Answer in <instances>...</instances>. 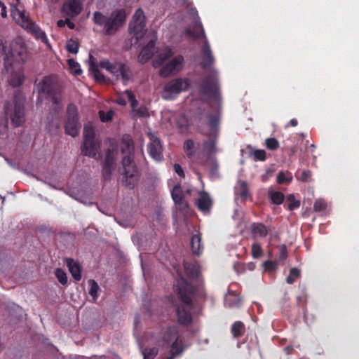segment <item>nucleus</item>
Returning a JSON list of instances; mask_svg holds the SVG:
<instances>
[{
  "label": "nucleus",
  "mask_w": 359,
  "mask_h": 359,
  "mask_svg": "<svg viewBox=\"0 0 359 359\" xmlns=\"http://www.w3.org/2000/svg\"><path fill=\"white\" fill-rule=\"evenodd\" d=\"M229 299L226 300V304H228L229 307L238 306L240 305V300L237 298H235L234 301L232 302H229Z\"/></svg>",
  "instance_id": "bf43d9fd"
},
{
  "label": "nucleus",
  "mask_w": 359,
  "mask_h": 359,
  "mask_svg": "<svg viewBox=\"0 0 359 359\" xmlns=\"http://www.w3.org/2000/svg\"><path fill=\"white\" fill-rule=\"evenodd\" d=\"M218 167H219L218 163L216 161H213L211 164L212 172H217L218 170Z\"/></svg>",
  "instance_id": "69168bd1"
},
{
  "label": "nucleus",
  "mask_w": 359,
  "mask_h": 359,
  "mask_svg": "<svg viewBox=\"0 0 359 359\" xmlns=\"http://www.w3.org/2000/svg\"><path fill=\"white\" fill-rule=\"evenodd\" d=\"M125 93L128 97V101L130 102H134V100H135L136 98L133 93L130 90H126L125 91Z\"/></svg>",
  "instance_id": "052dcab7"
},
{
  "label": "nucleus",
  "mask_w": 359,
  "mask_h": 359,
  "mask_svg": "<svg viewBox=\"0 0 359 359\" xmlns=\"http://www.w3.org/2000/svg\"><path fill=\"white\" fill-rule=\"evenodd\" d=\"M174 170L175 172L181 177H185V174H184V172L182 169V168L181 167V165L178 163H175L174 164Z\"/></svg>",
  "instance_id": "13d9d810"
},
{
  "label": "nucleus",
  "mask_w": 359,
  "mask_h": 359,
  "mask_svg": "<svg viewBox=\"0 0 359 359\" xmlns=\"http://www.w3.org/2000/svg\"><path fill=\"white\" fill-rule=\"evenodd\" d=\"M301 202L299 200H297L294 194H289L286 198V203L284 207L287 208L289 210L292 211L300 207Z\"/></svg>",
  "instance_id": "473e14b6"
},
{
  "label": "nucleus",
  "mask_w": 359,
  "mask_h": 359,
  "mask_svg": "<svg viewBox=\"0 0 359 359\" xmlns=\"http://www.w3.org/2000/svg\"><path fill=\"white\" fill-rule=\"evenodd\" d=\"M171 196L179 211L185 212L188 209L189 205L184 201L182 190L180 184H177L173 187L171 191Z\"/></svg>",
  "instance_id": "6ab92c4d"
},
{
  "label": "nucleus",
  "mask_w": 359,
  "mask_h": 359,
  "mask_svg": "<svg viewBox=\"0 0 359 359\" xmlns=\"http://www.w3.org/2000/svg\"><path fill=\"white\" fill-rule=\"evenodd\" d=\"M25 98L22 92L17 89L13 98L5 103L4 113L10 118L14 127L22 126L25 121Z\"/></svg>",
  "instance_id": "20e7f679"
},
{
  "label": "nucleus",
  "mask_w": 359,
  "mask_h": 359,
  "mask_svg": "<svg viewBox=\"0 0 359 359\" xmlns=\"http://www.w3.org/2000/svg\"><path fill=\"white\" fill-rule=\"evenodd\" d=\"M121 143L123 145L121 148L122 152L125 153L126 150H128L129 153L122 159L123 171L121 174L125 178V185L133 189L139 180L137 168L133 159V154H131V150L133 149V141L128 135H123Z\"/></svg>",
  "instance_id": "7ed1b4c3"
},
{
  "label": "nucleus",
  "mask_w": 359,
  "mask_h": 359,
  "mask_svg": "<svg viewBox=\"0 0 359 359\" xmlns=\"http://www.w3.org/2000/svg\"><path fill=\"white\" fill-rule=\"evenodd\" d=\"M297 304L299 306L302 307L304 314V316H306V312L307 310L306 309V302H307L306 295L302 294V295L298 296L297 298Z\"/></svg>",
  "instance_id": "3c124183"
},
{
  "label": "nucleus",
  "mask_w": 359,
  "mask_h": 359,
  "mask_svg": "<svg viewBox=\"0 0 359 359\" xmlns=\"http://www.w3.org/2000/svg\"><path fill=\"white\" fill-rule=\"evenodd\" d=\"M88 284L90 286L89 294L93 297V300L96 301L98 297L100 287L97 282L93 279H90L88 280Z\"/></svg>",
  "instance_id": "c9c22d12"
},
{
  "label": "nucleus",
  "mask_w": 359,
  "mask_h": 359,
  "mask_svg": "<svg viewBox=\"0 0 359 359\" xmlns=\"http://www.w3.org/2000/svg\"><path fill=\"white\" fill-rule=\"evenodd\" d=\"M311 172L309 170H305L302 172L301 175L299 177H298V179L302 181L303 182H308L311 180Z\"/></svg>",
  "instance_id": "864d4df0"
},
{
  "label": "nucleus",
  "mask_w": 359,
  "mask_h": 359,
  "mask_svg": "<svg viewBox=\"0 0 359 359\" xmlns=\"http://www.w3.org/2000/svg\"><path fill=\"white\" fill-rule=\"evenodd\" d=\"M170 346L171 349L167 359H174L176 355H180L184 351V341L181 337L173 341Z\"/></svg>",
  "instance_id": "cd10ccee"
},
{
  "label": "nucleus",
  "mask_w": 359,
  "mask_h": 359,
  "mask_svg": "<svg viewBox=\"0 0 359 359\" xmlns=\"http://www.w3.org/2000/svg\"><path fill=\"white\" fill-rule=\"evenodd\" d=\"M81 128L79 120L78 109L74 104H68L67 107V117L65 125V133L74 137H76Z\"/></svg>",
  "instance_id": "9b49d317"
},
{
  "label": "nucleus",
  "mask_w": 359,
  "mask_h": 359,
  "mask_svg": "<svg viewBox=\"0 0 359 359\" xmlns=\"http://www.w3.org/2000/svg\"><path fill=\"white\" fill-rule=\"evenodd\" d=\"M118 154V143L114 139L109 140V147L105 150L102 161V177L104 181L111 179L112 171L115 168L116 158Z\"/></svg>",
  "instance_id": "9d476101"
},
{
  "label": "nucleus",
  "mask_w": 359,
  "mask_h": 359,
  "mask_svg": "<svg viewBox=\"0 0 359 359\" xmlns=\"http://www.w3.org/2000/svg\"><path fill=\"white\" fill-rule=\"evenodd\" d=\"M68 65L69 66L71 71L75 75L81 74L82 70L81 69L80 65L78 62H76L74 59L68 60Z\"/></svg>",
  "instance_id": "37998d69"
},
{
  "label": "nucleus",
  "mask_w": 359,
  "mask_h": 359,
  "mask_svg": "<svg viewBox=\"0 0 359 359\" xmlns=\"http://www.w3.org/2000/svg\"><path fill=\"white\" fill-rule=\"evenodd\" d=\"M184 62V60L182 55H178L175 56L161 67L159 71L160 76L168 77L179 73L183 68Z\"/></svg>",
  "instance_id": "f8f14e48"
},
{
  "label": "nucleus",
  "mask_w": 359,
  "mask_h": 359,
  "mask_svg": "<svg viewBox=\"0 0 359 359\" xmlns=\"http://www.w3.org/2000/svg\"><path fill=\"white\" fill-rule=\"evenodd\" d=\"M265 145L268 149L273 151L279 147V142L276 138L270 137L265 140Z\"/></svg>",
  "instance_id": "49530a36"
},
{
  "label": "nucleus",
  "mask_w": 359,
  "mask_h": 359,
  "mask_svg": "<svg viewBox=\"0 0 359 359\" xmlns=\"http://www.w3.org/2000/svg\"><path fill=\"white\" fill-rule=\"evenodd\" d=\"M195 203L198 210L203 214H209L213 205V201L208 192L202 191L199 192L198 198Z\"/></svg>",
  "instance_id": "f3484780"
},
{
  "label": "nucleus",
  "mask_w": 359,
  "mask_h": 359,
  "mask_svg": "<svg viewBox=\"0 0 359 359\" xmlns=\"http://www.w3.org/2000/svg\"><path fill=\"white\" fill-rule=\"evenodd\" d=\"M142 354L144 356L143 359H154L156 355L158 354L157 348H146L143 350Z\"/></svg>",
  "instance_id": "79ce46f5"
},
{
  "label": "nucleus",
  "mask_w": 359,
  "mask_h": 359,
  "mask_svg": "<svg viewBox=\"0 0 359 359\" xmlns=\"http://www.w3.org/2000/svg\"><path fill=\"white\" fill-rule=\"evenodd\" d=\"M252 256L254 259H258L263 255V250L261 245L258 243H254L252 245Z\"/></svg>",
  "instance_id": "a19ab883"
},
{
  "label": "nucleus",
  "mask_w": 359,
  "mask_h": 359,
  "mask_svg": "<svg viewBox=\"0 0 359 359\" xmlns=\"http://www.w3.org/2000/svg\"><path fill=\"white\" fill-rule=\"evenodd\" d=\"M269 232L268 227L260 222H255L251 225V233L254 238L257 237L265 238Z\"/></svg>",
  "instance_id": "393cba45"
},
{
  "label": "nucleus",
  "mask_w": 359,
  "mask_h": 359,
  "mask_svg": "<svg viewBox=\"0 0 359 359\" xmlns=\"http://www.w3.org/2000/svg\"><path fill=\"white\" fill-rule=\"evenodd\" d=\"M116 103L121 106H125L127 104L126 100L123 97H118L116 100Z\"/></svg>",
  "instance_id": "0e129e2a"
},
{
  "label": "nucleus",
  "mask_w": 359,
  "mask_h": 359,
  "mask_svg": "<svg viewBox=\"0 0 359 359\" xmlns=\"http://www.w3.org/2000/svg\"><path fill=\"white\" fill-rule=\"evenodd\" d=\"M63 10L71 17L76 16L82 10L81 2L80 0H68L64 4Z\"/></svg>",
  "instance_id": "412c9836"
},
{
  "label": "nucleus",
  "mask_w": 359,
  "mask_h": 359,
  "mask_svg": "<svg viewBox=\"0 0 359 359\" xmlns=\"http://www.w3.org/2000/svg\"><path fill=\"white\" fill-rule=\"evenodd\" d=\"M137 114L141 116V117H144L147 115V109L145 107H140L137 110Z\"/></svg>",
  "instance_id": "e2e57ef3"
},
{
  "label": "nucleus",
  "mask_w": 359,
  "mask_h": 359,
  "mask_svg": "<svg viewBox=\"0 0 359 359\" xmlns=\"http://www.w3.org/2000/svg\"><path fill=\"white\" fill-rule=\"evenodd\" d=\"M0 7L1 8V15L2 16V18H6L7 17V10H6V6H5V4L0 1Z\"/></svg>",
  "instance_id": "680f3d73"
},
{
  "label": "nucleus",
  "mask_w": 359,
  "mask_h": 359,
  "mask_svg": "<svg viewBox=\"0 0 359 359\" xmlns=\"http://www.w3.org/2000/svg\"><path fill=\"white\" fill-rule=\"evenodd\" d=\"M231 333L234 338H239L243 335L245 331V325L241 321H236L231 327Z\"/></svg>",
  "instance_id": "7c9ffc66"
},
{
  "label": "nucleus",
  "mask_w": 359,
  "mask_h": 359,
  "mask_svg": "<svg viewBox=\"0 0 359 359\" xmlns=\"http://www.w3.org/2000/svg\"><path fill=\"white\" fill-rule=\"evenodd\" d=\"M99 116L102 122H108L112 120L114 111L111 110L108 111L107 112H104V111H100Z\"/></svg>",
  "instance_id": "09e8293b"
},
{
  "label": "nucleus",
  "mask_w": 359,
  "mask_h": 359,
  "mask_svg": "<svg viewBox=\"0 0 359 359\" xmlns=\"http://www.w3.org/2000/svg\"><path fill=\"white\" fill-rule=\"evenodd\" d=\"M191 248L194 255H199L201 252V238L199 235H193L191 240Z\"/></svg>",
  "instance_id": "2f4dec72"
},
{
  "label": "nucleus",
  "mask_w": 359,
  "mask_h": 359,
  "mask_svg": "<svg viewBox=\"0 0 359 359\" xmlns=\"http://www.w3.org/2000/svg\"><path fill=\"white\" fill-rule=\"evenodd\" d=\"M216 72L212 71V75L205 78L200 87V93L210 97H213L216 101V105L209 104L207 107H199L194 114V120L200 133L210 136V133L203 131V128L209 127L211 133H217L219 130V124L222 117V102L218 90V83Z\"/></svg>",
  "instance_id": "f257e3e1"
},
{
  "label": "nucleus",
  "mask_w": 359,
  "mask_h": 359,
  "mask_svg": "<svg viewBox=\"0 0 359 359\" xmlns=\"http://www.w3.org/2000/svg\"><path fill=\"white\" fill-rule=\"evenodd\" d=\"M145 31V22L133 21L129 26V32L136 39H141Z\"/></svg>",
  "instance_id": "a878e982"
},
{
  "label": "nucleus",
  "mask_w": 359,
  "mask_h": 359,
  "mask_svg": "<svg viewBox=\"0 0 359 359\" xmlns=\"http://www.w3.org/2000/svg\"><path fill=\"white\" fill-rule=\"evenodd\" d=\"M126 13L124 9L113 11L109 16L104 15L100 12H95L93 15L94 22L103 28L105 35H113L123 25L126 21Z\"/></svg>",
  "instance_id": "39448f33"
},
{
  "label": "nucleus",
  "mask_w": 359,
  "mask_h": 359,
  "mask_svg": "<svg viewBox=\"0 0 359 359\" xmlns=\"http://www.w3.org/2000/svg\"><path fill=\"white\" fill-rule=\"evenodd\" d=\"M173 55V52L169 47H165L161 50L153 60V66L155 68L159 67Z\"/></svg>",
  "instance_id": "4be33fe9"
},
{
  "label": "nucleus",
  "mask_w": 359,
  "mask_h": 359,
  "mask_svg": "<svg viewBox=\"0 0 359 359\" xmlns=\"http://www.w3.org/2000/svg\"><path fill=\"white\" fill-rule=\"evenodd\" d=\"M180 336L179 332L175 326L168 327L163 334L162 341L164 346H170L173 341L178 339Z\"/></svg>",
  "instance_id": "5701e85b"
},
{
  "label": "nucleus",
  "mask_w": 359,
  "mask_h": 359,
  "mask_svg": "<svg viewBox=\"0 0 359 359\" xmlns=\"http://www.w3.org/2000/svg\"><path fill=\"white\" fill-rule=\"evenodd\" d=\"M55 275L57 278L58 281L62 285H66L67 283V277L66 273L62 269H56L55 271Z\"/></svg>",
  "instance_id": "a18cd8bd"
},
{
  "label": "nucleus",
  "mask_w": 359,
  "mask_h": 359,
  "mask_svg": "<svg viewBox=\"0 0 359 359\" xmlns=\"http://www.w3.org/2000/svg\"><path fill=\"white\" fill-rule=\"evenodd\" d=\"M99 67L107 70L117 79L121 77L124 85L127 84L133 76L130 67L121 62H111L108 60H103L100 62Z\"/></svg>",
  "instance_id": "1a4fd4ad"
},
{
  "label": "nucleus",
  "mask_w": 359,
  "mask_h": 359,
  "mask_svg": "<svg viewBox=\"0 0 359 359\" xmlns=\"http://www.w3.org/2000/svg\"><path fill=\"white\" fill-rule=\"evenodd\" d=\"M67 19L65 20H59L57 22V25L59 27H64L66 25Z\"/></svg>",
  "instance_id": "338daca9"
},
{
  "label": "nucleus",
  "mask_w": 359,
  "mask_h": 359,
  "mask_svg": "<svg viewBox=\"0 0 359 359\" xmlns=\"http://www.w3.org/2000/svg\"><path fill=\"white\" fill-rule=\"evenodd\" d=\"M269 198L271 200V203L276 205H280L283 203L285 196L283 193L280 191H269Z\"/></svg>",
  "instance_id": "f704fd0d"
},
{
  "label": "nucleus",
  "mask_w": 359,
  "mask_h": 359,
  "mask_svg": "<svg viewBox=\"0 0 359 359\" xmlns=\"http://www.w3.org/2000/svg\"><path fill=\"white\" fill-rule=\"evenodd\" d=\"M27 30L33 34L36 39L41 40L43 43H46L48 42V39L45 32H43L35 23H34Z\"/></svg>",
  "instance_id": "72a5a7b5"
},
{
  "label": "nucleus",
  "mask_w": 359,
  "mask_h": 359,
  "mask_svg": "<svg viewBox=\"0 0 359 359\" xmlns=\"http://www.w3.org/2000/svg\"><path fill=\"white\" fill-rule=\"evenodd\" d=\"M66 264L72 277L76 281L81 279L82 267L79 263L73 259L69 258L66 259Z\"/></svg>",
  "instance_id": "b1692460"
},
{
  "label": "nucleus",
  "mask_w": 359,
  "mask_h": 359,
  "mask_svg": "<svg viewBox=\"0 0 359 359\" xmlns=\"http://www.w3.org/2000/svg\"><path fill=\"white\" fill-rule=\"evenodd\" d=\"M327 206V203L324 199L318 198L313 204V210L315 212H322L326 210Z\"/></svg>",
  "instance_id": "c03bdc74"
},
{
  "label": "nucleus",
  "mask_w": 359,
  "mask_h": 359,
  "mask_svg": "<svg viewBox=\"0 0 359 359\" xmlns=\"http://www.w3.org/2000/svg\"><path fill=\"white\" fill-rule=\"evenodd\" d=\"M204 150L208 154H211L216 151V140L209 139L203 142Z\"/></svg>",
  "instance_id": "e433bc0d"
},
{
  "label": "nucleus",
  "mask_w": 359,
  "mask_h": 359,
  "mask_svg": "<svg viewBox=\"0 0 359 359\" xmlns=\"http://www.w3.org/2000/svg\"><path fill=\"white\" fill-rule=\"evenodd\" d=\"M11 15L16 23L27 30L34 23L25 11H20L15 6L11 8Z\"/></svg>",
  "instance_id": "2eb2a0df"
},
{
  "label": "nucleus",
  "mask_w": 359,
  "mask_h": 359,
  "mask_svg": "<svg viewBox=\"0 0 359 359\" xmlns=\"http://www.w3.org/2000/svg\"><path fill=\"white\" fill-rule=\"evenodd\" d=\"M83 142L81 145V154L95 159H100L102 156L99 154L100 142L95 137V128L91 123H88L83 128Z\"/></svg>",
  "instance_id": "0eeeda50"
},
{
  "label": "nucleus",
  "mask_w": 359,
  "mask_h": 359,
  "mask_svg": "<svg viewBox=\"0 0 359 359\" xmlns=\"http://www.w3.org/2000/svg\"><path fill=\"white\" fill-rule=\"evenodd\" d=\"M189 85V79L177 78L167 83L164 87V90L170 94H179L182 91L187 90Z\"/></svg>",
  "instance_id": "ddd939ff"
},
{
  "label": "nucleus",
  "mask_w": 359,
  "mask_h": 359,
  "mask_svg": "<svg viewBox=\"0 0 359 359\" xmlns=\"http://www.w3.org/2000/svg\"><path fill=\"white\" fill-rule=\"evenodd\" d=\"M263 265L264 269L268 271H273L276 268V262L271 260L265 261Z\"/></svg>",
  "instance_id": "4d7b16f0"
},
{
  "label": "nucleus",
  "mask_w": 359,
  "mask_h": 359,
  "mask_svg": "<svg viewBox=\"0 0 359 359\" xmlns=\"http://www.w3.org/2000/svg\"><path fill=\"white\" fill-rule=\"evenodd\" d=\"M27 48L21 39L10 43L0 40V58L4 61V72L10 76L8 82L13 87L20 86L24 80L23 65L27 59Z\"/></svg>",
  "instance_id": "f03ea898"
},
{
  "label": "nucleus",
  "mask_w": 359,
  "mask_h": 359,
  "mask_svg": "<svg viewBox=\"0 0 359 359\" xmlns=\"http://www.w3.org/2000/svg\"><path fill=\"white\" fill-rule=\"evenodd\" d=\"M253 156L256 161H265L266 158V151L263 149H257L253 152Z\"/></svg>",
  "instance_id": "603ef678"
},
{
  "label": "nucleus",
  "mask_w": 359,
  "mask_h": 359,
  "mask_svg": "<svg viewBox=\"0 0 359 359\" xmlns=\"http://www.w3.org/2000/svg\"><path fill=\"white\" fill-rule=\"evenodd\" d=\"M194 142L192 140H187L184 143V149L189 158H192L195 152L194 151Z\"/></svg>",
  "instance_id": "ea45409f"
},
{
  "label": "nucleus",
  "mask_w": 359,
  "mask_h": 359,
  "mask_svg": "<svg viewBox=\"0 0 359 359\" xmlns=\"http://www.w3.org/2000/svg\"><path fill=\"white\" fill-rule=\"evenodd\" d=\"M89 72L93 74L95 79L99 82H104L105 77L99 70L98 65L95 62L93 57L90 54Z\"/></svg>",
  "instance_id": "c85d7f7f"
},
{
  "label": "nucleus",
  "mask_w": 359,
  "mask_h": 359,
  "mask_svg": "<svg viewBox=\"0 0 359 359\" xmlns=\"http://www.w3.org/2000/svg\"><path fill=\"white\" fill-rule=\"evenodd\" d=\"M300 274H301V272H300V270L298 269L297 268H292L290 270V274L289 276L286 278V282L288 283V284H292L294 283V281L298 278H299L300 276Z\"/></svg>",
  "instance_id": "58836bf2"
},
{
  "label": "nucleus",
  "mask_w": 359,
  "mask_h": 359,
  "mask_svg": "<svg viewBox=\"0 0 359 359\" xmlns=\"http://www.w3.org/2000/svg\"><path fill=\"white\" fill-rule=\"evenodd\" d=\"M236 192L242 199L245 200L249 194L248 184L245 182H241Z\"/></svg>",
  "instance_id": "4c0bfd02"
},
{
  "label": "nucleus",
  "mask_w": 359,
  "mask_h": 359,
  "mask_svg": "<svg viewBox=\"0 0 359 359\" xmlns=\"http://www.w3.org/2000/svg\"><path fill=\"white\" fill-rule=\"evenodd\" d=\"M287 257V249L285 245H282L279 247V261H284Z\"/></svg>",
  "instance_id": "5fc2aeb1"
},
{
  "label": "nucleus",
  "mask_w": 359,
  "mask_h": 359,
  "mask_svg": "<svg viewBox=\"0 0 359 359\" xmlns=\"http://www.w3.org/2000/svg\"><path fill=\"white\" fill-rule=\"evenodd\" d=\"M133 21L137 22H145V16L144 15V12L141 8H138L134 15H133Z\"/></svg>",
  "instance_id": "6e6d98bb"
},
{
  "label": "nucleus",
  "mask_w": 359,
  "mask_h": 359,
  "mask_svg": "<svg viewBox=\"0 0 359 359\" xmlns=\"http://www.w3.org/2000/svg\"><path fill=\"white\" fill-rule=\"evenodd\" d=\"M66 25L68 26L69 29H74L75 25L74 22H71L69 19H67Z\"/></svg>",
  "instance_id": "774afa93"
},
{
  "label": "nucleus",
  "mask_w": 359,
  "mask_h": 359,
  "mask_svg": "<svg viewBox=\"0 0 359 359\" xmlns=\"http://www.w3.org/2000/svg\"><path fill=\"white\" fill-rule=\"evenodd\" d=\"M176 287L179 299L189 308L193 304L192 298H205V292L202 287H195L184 278L178 281Z\"/></svg>",
  "instance_id": "6e6552de"
},
{
  "label": "nucleus",
  "mask_w": 359,
  "mask_h": 359,
  "mask_svg": "<svg viewBox=\"0 0 359 359\" xmlns=\"http://www.w3.org/2000/svg\"><path fill=\"white\" fill-rule=\"evenodd\" d=\"M187 276L197 280L201 274L200 266L197 263L185 262L184 264Z\"/></svg>",
  "instance_id": "bb28decb"
},
{
  "label": "nucleus",
  "mask_w": 359,
  "mask_h": 359,
  "mask_svg": "<svg viewBox=\"0 0 359 359\" xmlns=\"http://www.w3.org/2000/svg\"><path fill=\"white\" fill-rule=\"evenodd\" d=\"M39 94L47 96L53 106H58L62 102V87L55 76H46L35 82Z\"/></svg>",
  "instance_id": "423d86ee"
},
{
  "label": "nucleus",
  "mask_w": 359,
  "mask_h": 359,
  "mask_svg": "<svg viewBox=\"0 0 359 359\" xmlns=\"http://www.w3.org/2000/svg\"><path fill=\"white\" fill-rule=\"evenodd\" d=\"M66 47L67 51L71 53L76 54L78 53L79 43L73 39H70L67 41Z\"/></svg>",
  "instance_id": "de8ad7c7"
},
{
  "label": "nucleus",
  "mask_w": 359,
  "mask_h": 359,
  "mask_svg": "<svg viewBox=\"0 0 359 359\" xmlns=\"http://www.w3.org/2000/svg\"><path fill=\"white\" fill-rule=\"evenodd\" d=\"M185 33L194 39H198L201 37L205 38V32L201 22H196L195 23L193 31L190 29H187Z\"/></svg>",
  "instance_id": "c756f323"
},
{
  "label": "nucleus",
  "mask_w": 359,
  "mask_h": 359,
  "mask_svg": "<svg viewBox=\"0 0 359 359\" xmlns=\"http://www.w3.org/2000/svg\"><path fill=\"white\" fill-rule=\"evenodd\" d=\"M292 177H286L283 172H279L277 176V183L279 184H289L292 182Z\"/></svg>",
  "instance_id": "8fccbe9b"
},
{
  "label": "nucleus",
  "mask_w": 359,
  "mask_h": 359,
  "mask_svg": "<svg viewBox=\"0 0 359 359\" xmlns=\"http://www.w3.org/2000/svg\"><path fill=\"white\" fill-rule=\"evenodd\" d=\"M149 140L150 142L147 146L149 156L156 161H161L163 159L161 141L154 135H149Z\"/></svg>",
  "instance_id": "4468645a"
},
{
  "label": "nucleus",
  "mask_w": 359,
  "mask_h": 359,
  "mask_svg": "<svg viewBox=\"0 0 359 359\" xmlns=\"http://www.w3.org/2000/svg\"><path fill=\"white\" fill-rule=\"evenodd\" d=\"M193 309V305L189 308L184 303L177 306L176 309V315L177 322L180 325L187 326L192 323V316L191 310Z\"/></svg>",
  "instance_id": "dca6fc26"
},
{
  "label": "nucleus",
  "mask_w": 359,
  "mask_h": 359,
  "mask_svg": "<svg viewBox=\"0 0 359 359\" xmlns=\"http://www.w3.org/2000/svg\"><path fill=\"white\" fill-rule=\"evenodd\" d=\"M156 39H151L148 43L144 46L138 56V61L144 64L148 62L154 55L155 51Z\"/></svg>",
  "instance_id": "aec40b11"
},
{
  "label": "nucleus",
  "mask_w": 359,
  "mask_h": 359,
  "mask_svg": "<svg viewBox=\"0 0 359 359\" xmlns=\"http://www.w3.org/2000/svg\"><path fill=\"white\" fill-rule=\"evenodd\" d=\"M201 52L202 62H201V67L204 69L211 70L212 66L215 62V58L212 53L210 44L206 39L201 48Z\"/></svg>",
  "instance_id": "a211bd4d"
}]
</instances>
